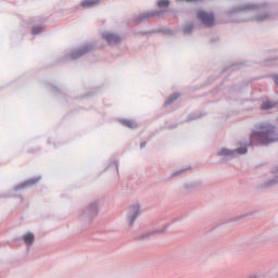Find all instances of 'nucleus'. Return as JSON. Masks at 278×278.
Returning a JSON list of instances; mask_svg holds the SVG:
<instances>
[{"instance_id": "nucleus-1", "label": "nucleus", "mask_w": 278, "mask_h": 278, "mask_svg": "<svg viewBox=\"0 0 278 278\" xmlns=\"http://www.w3.org/2000/svg\"><path fill=\"white\" fill-rule=\"evenodd\" d=\"M228 16H236L237 18H242L241 22L244 21H268V18H273V15L268 13V8L262 4H253V3H243L233 7L228 10Z\"/></svg>"}, {"instance_id": "nucleus-2", "label": "nucleus", "mask_w": 278, "mask_h": 278, "mask_svg": "<svg viewBox=\"0 0 278 278\" xmlns=\"http://www.w3.org/2000/svg\"><path fill=\"white\" fill-rule=\"evenodd\" d=\"M250 140L251 144H270V142H277V128L271 124L263 123L252 131Z\"/></svg>"}, {"instance_id": "nucleus-3", "label": "nucleus", "mask_w": 278, "mask_h": 278, "mask_svg": "<svg viewBox=\"0 0 278 278\" xmlns=\"http://www.w3.org/2000/svg\"><path fill=\"white\" fill-rule=\"evenodd\" d=\"M244 153H247V147H241L237 150L220 148L217 151L218 157H236V155H244Z\"/></svg>"}, {"instance_id": "nucleus-4", "label": "nucleus", "mask_w": 278, "mask_h": 278, "mask_svg": "<svg viewBox=\"0 0 278 278\" xmlns=\"http://www.w3.org/2000/svg\"><path fill=\"white\" fill-rule=\"evenodd\" d=\"M140 216V203H135L129 207L128 214L126 216L127 227H131L136 223V218Z\"/></svg>"}, {"instance_id": "nucleus-5", "label": "nucleus", "mask_w": 278, "mask_h": 278, "mask_svg": "<svg viewBox=\"0 0 278 278\" xmlns=\"http://www.w3.org/2000/svg\"><path fill=\"white\" fill-rule=\"evenodd\" d=\"M198 18L206 27H210V26L214 25V14H212V13H207L205 11H199L198 12Z\"/></svg>"}, {"instance_id": "nucleus-6", "label": "nucleus", "mask_w": 278, "mask_h": 278, "mask_svg": "<svg viewBox=\"0 0 278 278\" xmlns=\"http://www.w3.org/2000/svg\"><path fill=\"white\" fill-rule=\"evenodd\" d=\"M103 40H106L109 45H116L121 40V37L112 31L102 33Z\"/></svg>"}, {"instance_id": "nucleus-7", "label": "nucleus", "mask_w": 278, "mask_h": 278, "mask_svg": "<svg viewBox=\"0 0 278 278\" xmlns=\"http://www.w3.org/2000/svg\"><path fill=\"white\" fill-rule=\"evenodd\" d=\"M100 207H101V204H99V202H97V201H93V202H90L88 204L87 212L91 216H97V214L99 213Z\"/></svg>"}, {"instance_id": "nucleus-8", "label": "nucleus", "mask_w": 278, "mask_h": 278, "mask_svg": "<svg viewBox=\"0 0 278 278\" xmlns=\"http://www.w3.org/2000/svg\"><path fill=\"white\" fill-rule=\"evenodd\" d=\"M90 51V46H84L79 50H75L72 54L73 60H77V58H81L85 53H88Z\"/></svg>"}, {"instance_id": "nucleus-9", "label": "nucleus", "mask_w": 278, "mask_h": 278, "mask_svg": "<svg viewBox=\"0 0 278 278\" xmlns=\"http://www.w3.org/2000/svg\"><path fill=\"white\" fill-rule=\"evenodd\" d=\"M271 175V178L265 182V186L267 187L278 184V167L273 169Z\"/></svg>"}, {"instance_id": "nucleus-10", "label": "nucleus", "mask_w": 278, "mask_h": 278, "mask_svg": "<svg viewBox=\"0 0 278 278\" xmlns=\"http://www.w3.org/2000/svg\"><path fill=\"white\" fill-rule=\"evenodd\" d=\"M22 238L26 247H31V244H34V240H36V238L34 237V233L31 232H26Z\"/></svg>"}, {"instance_id": "nucleus-11", "label": "nucleus", "mask_w": 278, "mask_h": 278, "mask_svg": "<svg viewBox=\"0 0 278 278\" xmlns=\"http://www.w3.org/2000/svg\"><path fill=\"white\" fill-rule=\"evenodd\" d=\"M101 3V0H83L81 7L83 8H94V5H99Z\"/></svg>"}, {"instance_id": "nucleus-12", "label": "nucleus", "mask_w": 278, "mask_h": 278, "mask_svg": "<svg viewBox=\"0 0 278 278\" xmlns=\"http://www.w3.org/2000/svg\"><path fill=\"white\" fill-rule=\"evenodd\" d=\"M169 5H170L169 0H157V7L159 9H161L162 12H166Z\"/></svg>"}, {"instance_id": "nucleus-13", "label": "nucleus", "mask_w": 278, "mask_h": 278, "mask_svg": "<svg viewBox=\"0 0 278 278\" xmlns=\"http://www.w3.org/2000/svg\"><path fill=\"white\" fill-rule=\"evenodd\" d=\"M122 124L129 129H136V127H138V124L136 122L129 119H123Z\"/></svg>"}, {"instance_id": "nucleus-14", "label": "nucleus", "mask_w": 278, "mask_h": 278, "mask_svg": "<svg viewBox=\"0 0 278 278\" xmlns=\"http://www.w3.org/2000/svg\"><path fill=\"white\" fill-rule=\"evenodd\" d=\"M150 16H157V13L150 11V12H143L139 15L140 21H144L147 18H150Z\"/></svg>"}, {"instance_id": "nucleus-15", "label": "nucleus", "mask_w": 278, "mask_h": 278, "mask_svg": "<svg viewBox=\"0 0 278 278\" xmlns=\"http://www.w3.org/2000/svg\"><path fill=\"white\" fill-rule=\"evenodd\" d=\"M39 180H40V178L29 179L26 182H24L23 185H21L20 188H27V186H34V184H38Z\"/></svg>"}, {"instance_id": "nucleus-16", "label": "nucleus", "mask_w": 278, "mask_h": 278, "mask_svg": "<svg viewBox=\"0 0 278 278\" xmlns=\"http://www.w3.org/2000/svg\"><path fill=\"white\" fill-rule=\"evenodd\" d=\"M270 108H273V102H270V101L264 102L262 104L263 110H270Z\"/></svg>"}, {"instance_id": "nucleus-17", "label": "nucleus", "mask_w": 278, "mask_h": 278, "mask_svg": "<svg viewBox=\"0 0 278 278\" xmlns=\"http://www.w3.org/2000/svg\"><path fill=\"white\" fill-rule=\"evenodd\" d=\"M42 26H34L33 27V34L34 35H37V34H40L42 31Z\"/></svg>"}, {"instance_id": "nucleus-18", "label": "nucleus", "mask_w": 278, "mask_h": 278, "mask_svg": "<svg viewBox=\"0 0 278 278\" xmlns=\"http://www.w3.org/2000/svg\"><path fill=\"white\" fill-rule=\"evenodd\" d=\"M190 31H192V24H188L184 27L185 34H190Z\"/></svg>"}, {"instance_id": "nucleus-19", "label": "nucleus", "mask_w": 278, "mask_h": 278, "mask_svg": "<svg viewBox=\"0 0 278 278\" xmlns=\"http://www.w3.org/2000/svg\"><path fill=\"white\" fill-rule=\"evenodd\" d=\"M177 97H178L177 94H174L170 99H168L166 101L165 105H168V104L173 103V101H175L177 99Z\"/></svg>"}, {"instance_id": "nucleus-20", "label": "nucleus", "mask_w": 278, "mask_h": 278, "mask_svg": "<svg viewBox=\"0 0 278 278\" xmlns=\"http://www.w3.org/2000/svg\"><path fill=\"white\" fill-rule=\"evenodd\" d=\"M156 231H157V233H164V231H166V227H163V228H161V229H159Z\"/></svg>"}, {"instance_id": "nucleus-21", "label": "nucleus", "mask_w": 278, "mask_h": 278, "mask_svg": "<svg viewBox=\"0 0 278 278\" xmlns=\"http://www.w3.org/2000/svg\"><path fill=\"white\" fill-rule=\"evenodd\" d=\"M176 1H186V3H192L193 1H198V0H176Z\"/></svg>"}, {"instance_id": "nucleus-22", "label": "nucleus", "mask_w": 278, "mask_h": 278, "mask_svg": "<svg viewBox=\"0 0 278 278\" xmlns=\"http://www.w3.org/2000/svg\"><path fill=\"white\" fill-rule=\"evenodd\" d=\"M248 278H257V275H256V274H250V275L248 276Z\"/></svg>"}, {"instance_id": "nucleus-23", "label": "nucleus", "mask_w": 278, "mask_h": 278, "mask_svg": "<svg viewBox=\"0 0 278 278\" xmlns=\"http://www.w3.org/2000/svg\"><path fill=\"white\" fill-rule=\"evenodd\" d=\"M275 84H276V86H278V75L277 76H275Z\"/></svg>"}]
</instances>
